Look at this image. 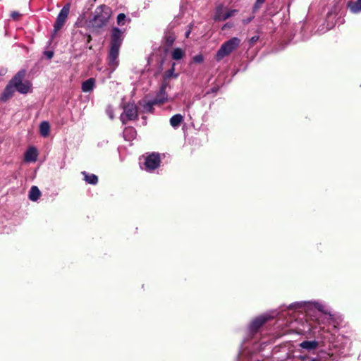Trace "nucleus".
Segmentation results:
<instances>
[{
	"label": "nucleus",
	"instance_id": "nucleus-14",
	"mask_svg": "<svg viewBox=\"0 0 361 361\" xmlns=\"http://www.w3.org/2000/svg\"><path fill=\"white\" fill-rule=\"evenodd\" d=\"M95 87V80L92 78H89L82 83V91L83 92H90Z\"/></svg>",
	"mask_w": 361,
	"mask_h": 361
},
{
	"label": "nucleus",
	"instance_id": "nucleus-33",
	"mask_svg": "<svg viewBox=\"0 0 361 361\" xmlns=\"http://www.w3.org/2000/svg\"><path fill=\"white\" fill-rule=\"evenodd\" d=\"M190 32H191V25H190V29L185 32L186 37H189Z\"/></svg>",
	"mask_w": 361,
	"mask_h": 361
},
{
	"label": "nucleus",
	"instance_id": "nucleus-3",
	"mask_svg": "<svg viewBox=\"0 0 361 361\" xmlns=\"http://www.w3.org/2000/svg\"><path fill=\"white\" fill-rule=\"evenodd\" d=\"M302 309L307 315L311 316L312 312L315 309L320 312L328 321L333 320V315L329 307L323 302L319 301L314 302H295V312Z\"/></svg>",
	"mask_w": 361,
	"mask_h": 361
},
{
	"label": "nucleus",
	"instance_id": "nucleus-29",
	"mask_svg": "<svg viewBox=\"0 0 361 361\" xmlns=\"http://www.w3.org/2000/svg\"><path fill=\"white\" fill-rule=\"evenodd\" d=\"M255 16H252L246 19H243V23L246 25V24H248L250 23L253 19H254Z\"/></svg>",
	"mask_w": 361,
	"mask_h": 361
},
{
	"label": "nucleus",
	"instance_id": "nucleus-39",
	"mask_svg": "<svg viewBox=\"0 0 361 361\" xmlns=\"http://www.w3.org/2000/svg\"><path fill=\"white\" fill-rule=\"evenodd\" d=\"M1 74H3V71H1L0 75H1Z\"/></svg>",
	"mask_w": 361,
	"mask_h": 361
},
{
	"label": "nucleus",
	"instance_id": "nucleus-10",
	"mask_svg": "<svg viewBox=\"0 0 361 361\" xmlns=\"http://www.w3.org/2000/svg\"><path fill=\"white\" fill-rule=\"evenodd\" d=\"M70 11V5L66 4L60 11L54 25V32L56 33L63 26Z\"/></svg>",
	"mask_w": 361,
	"mask_h": 361
},
{
	"label": "nucleus",
	"instance_id": "nucleus-24",
	"mask_svg": "<svg viewBox=\"0 0 361 361\" xmlns=\"http://www.w3.org/2000/svg\"><path fill=\"white\" fill-rule=\"evenodd\" d=\"M238 11L235 9L228 10L224 13V16H220L219 14H218L216 19L220 20H226V19L233 16Z\"/></svg>",
	"mask_w": 361,
	"mask_h": 361
},
{
	"label": "nucleus",
	"instance_id": "nucleus-34",
	"mask_svg": "<svg viewBox=\"0 0 361 361\" xmlns=\"http://www.w3.org/2000/svg\"><path fill=\"white\" fill-rule=\"evenodd\" d=\"M322 317H324L323 315H322ZM324 320H325V321H326V322H328V323H330V322L332 321V320H329V321H328L326 319L323 318V319H322V323H323V322H324ZM319 324H321V322H319Z\"/></svg>",
	"mask_w": 361,
	"mask_h": 361
},
{
	"label": "nucleus",
	"instance_id": "nucleus-27",
	"mask_svg": "<svg viewBox=\"0 0 361 361\" xmlns=\"http://www.w3.org/2000/svg\"><path fill=\"white\" fill-rule=\"evenodd\" d=\"M203 61H204V57H203L202 54L195 55L192 58V61L196 63H201L202 62H203Z\"/></svg>",
	"mask_w": 361,
	"mask_h": 361
},
{
	"label": "nucleus",
	"instance_id": "nucleus-7",
	"mask_svg": "<svg viewBox=\"0 0 361 361\" xmlns=\"http://www.w3.org/2000/svg\"><path fill=\"white\" fill-rule=\"evenodd\" d=\"M137 117V109L134 104H128L123 108V112L120 116L123 124H126L129 121L136 119Z\"/></svg>",
	"mask_w": 361,
	"mask_h": 361
},
{
	"label": "nucleus",
	"instance_id": "nucleus-13",
	"mask_svg": "<svg viewBox=\"0 0 361 361\" xmlns=\"http://www.w3.org/2000/svg\"><path fill=\"white\" fill-rule=\"evenodd\" d=\"M37 149L32 147H30L25 153V161L27 162H35L37 158Z\"/></svg>",
	"mask_w": 361,
	"mask_h": 361
},
{
	"label": "nucleus",
	"instance_id": "nucleus-16",
	"mask_svg": "<svg viewBox=\"0 0 361 361\" xmlns=\"http://www.w3.org/2000/svg\"><path fill=\"white\" fill-rule=\"evenodd\" d=\"M41 192L39 189L35 185L32 186L28 194L29 199L31 201L36 202L37 200H39Z\"/></svg>",
	"mask_w": 361,
	"mask_h": 361
},
{
	"label": "nucleus",
	"instance_id": "nucleus-38",
	"mask_svg": "<svg viewBox=\"0 0 361 361\" xmlns=\"http://www.w3.org/2000/svg\"><path fill=\"white\" fill-rule=\"evenodd\" d=\"M1 74H3V71H1L0 75H1Z\"/></svg>",
	"mask_w": 361,
	"mask_h": 361
},
{
	"label": "nucleus",
	"instance_id": "nucleus-15",
	"mask_svg": "<svg viewBox=\"0 0 361 361\" xmlns=\"http://www.w3.org/2000/svg\"><path fill=\"white\" fill-rule=\"evenodd\" d=\"M126 140L130 141L136 137V130L133 127H126L123 132Z\"/></svg>",
	"mask_w": 361,
	"mask_h": 361
},
{
	"label": "nucleus",
	"instance_id": "nucleus-4",
	"mask_svg": "<svg viewBox=\"0 0 361 361\" xmlns=\"http://www.w3.org/2000/svg\"><path fill=\"white\" fill-rule=\"evenodd\" d=\"M240 43V39L235 37L223 43L215 55L216 60L220 61L225 56L231 54L239 47Z\"/></svg>",
	"mask_w": 361,
	"mask_h": 361
},
{
	"label": "nucleus",
	"instance_id": "nucleus-28",
	"mask_svg": "<svg viewBox=\"0 0 361 361\" xmlns=\"http://www.w3.org/2000/svg\"><path fill=\"white\" fill-rule=\"evenodd\" d=\"M264 1L265 0H256V2L253 6V12H256Z\"/></svg>",
	"mask_w": 361,
	"mask_h": 361
},
{
	"label": "nucleus",
	"instance_id": "nucleus-30",
	"mask_svg": "<svg viewBox=\"0 0 361 361\" xmlns=\"http://www.w3.org/2000/svg\"><path fill=\"white\" fill-rule=\"evenodd\" d=\"M44 55L48 59H51L54 56V53L51 51H47L44 52Z\"/></svg>",
	"mask_w": 361,
	"mask_h": 361
},
{
	"label": "nucleus",
	"instance_id": "nucleus-20",
	"mask_svg": "<svg viewBox=\"0 0 361 361\" xmlns=\"http://www.w3.org/2000/svg\"><path fill=\"white\" fill-rule=\"evenodd\" d=\"M319 343L316 341H305L300 344V346L307 350L316 349L318 347Z\"/></svg>",
	"mask_w": 361,
	"mask_h": 361
},
{
	"label": "nucleus",
	"instance_id": "nucleus-17",
	"mask_svg": "<svg viewBox=\"0 0 361 361\" xmlns=\"http://www.w3.org/2000/svg\"><path fill=\"white\" fill-rule=\"evenodd\" d=\"M348 7L353 13L361 12V0L349 1Z\"/></svg>",
	"mask_w": 361,
	"mask_h": 361
},
{
	"label": "nucleus",
	"instance_id": "nucleus-25",
	"mask_svg": "<svg viewBox=\"0 0 361 361\" xmlns=\"http://www.w3.org/2000/svg\"><path fill=\"white\" fill-rule=\"evenodd\" d=\"M224 13H225L223 12V6H218L216 8V11H215V15L214 16V20L215 21H221L220 20L216 19V17H217L218 14H219L220 16H224Z\"/></svg>",
	"mask_w": 361,
	"mask_h": 361
},
{
	"label": "nucleus",
	"instance_id": "nucleus-26",
	"mask_svg": "<svg viewBox=\"0 0 361 361\" xmlns=\"http://www.w3.org/2000/svg\"><path fill=\"white\" fill-rule=\"evenodd\" d=\"M126 16L124 13H119L117 16V23L119 25H123Z\"/></svg>",
	"mask_w": 361,
	"mask_h": 361
},
{
	"label": "nucleus",
	"instance_id": "nucleus-1",
	"mask_svg": "<svg viewBox=\"0 0 361 361\" xmlns=\"http://www.w3.org/2000/svg\"><path fill=\"white\" fill-rule=\"evenodd\" d=\"M290 304L288 310H282L279 312L276 310H271L261 314L253 319L247 328V336L244 338L240 346V352L237 356L236 361H293V350L291 343L284 344L274 348L271 357L268 355L262 353L267 346V341H259V330L267 322L279 317L277 326L284 328L289 326L293 318L290 314Z\"/></svg>",
	"mask_w": 361,
	"mask_h": 361
},
{
	"label": "nucleus",
	"instance_id": "nucleus-6",
	"mask_svg": "<svg viewBox=\"0 0 361 361\" xmlns=\"http://www.w3.org/2000/svg\"><path fill=\"white\" fill-rule=\"evenodd\" d=\"M166 83L162 84L155 97L146 103L144 106L146 111H152L154 105H159L169 101L168 94L166 92Z\"/></svg>",
	"mask_w": 361,
	"mask_h": 361
},
{
	"label": "nucleus",
	"instance_id": "nucleus-22",
	"mask_svg": "<svg viewBox=\"0 0 361 361\" xmlns=\"http://www.w3.org/2000/svg\"><path fill=\"white\" fill-rule=\"evenodd\" d=\"M175 66L176 63H173L171 68L164 73V79L165 80H169L171 78H177L178 77V73H175Z\"/></svg>",
	"mask_w": 361,
	"mask_h": 361
},
{
	"label": "nucleus",
	"instance_id": "nucleus-23",
	"mask_svg": "<svg viewBox=\"0 0 361 361\" xmlns=\"http://www.w3.org/2000/svg\"><path fill=\"white\" fill-rule=\"evenodd\" d=\"M185 56V51L180 48H175L171 51V58L175 61H178L183 59Z\"/></svg>",
	"mask_w": 361,
	"mask_h": 361
},
{
	"label": "nucleus",
	"instance_id": "nucleus-37",
	"mask_svg": "<svg viewBox=\"0 0 361 361\" xmlns=\"http://www.w3.org/2000/svg\"><path fill=\"white\" fill-rule=\"evenodd\" d=\"M310 361H319V360L314 358V359H312Z\"/></svg>",
	"mask_w": 361,
	"mask_h": 361
},
{
	"label": "nucleus",
	"instance_id": "nucleus-11",
	"mask_svg": "<svg viewBox=\"0 0 361 361\" xmlns=\"http://www.w3.org/2000/svg\"><path fill=\"white\" fill-rule=\"evenodd\" d=\"M120 49L109 48L108 54V64L113 69L115 70L118 66V55Z\"/></svg>",
	"mask_w": 361,
	"mask_h": 361
},
{
	"label": "nucleus",
	"instance_id": "nucleus-21",
	"mask_svg": "<svg viewBox=\"0 0 361 361\" xmlns=\"http://www.w3.org/2000/svg\"><path fill=\"white\" fill-rule=\"evenodd\" d=\"M50 130V126L49 122L42 121L39 125V132L42 137H47Z\"/></svg>",
	"mask_w": 361,
	"mask_h": 361
},
{
	"label": "nucleus",
	"instance_id": "nucleus-2",
	"mask_svg": "<svg viewBox=\"0 0 361 361\" xmlns=\"http://www.w3.org/2000/svg\"><path fill=\"white\" fill-rule=\"evenodd\" d=\"M110 7L102 4L97 6L92 15V18L87 21V27L93 30H99L106 26L111 16Z\"/></svg>",
	"mask_w": 361,
	"mask_h": 361
},
{
	"label": "nucleus",
	"instance_id": "nucleus-19",
	"mask_svg": "<svg viewBox=\"0 0 361 361\" xmlns=\"http://www.w3.org/2000/svg\"><path fill=\"white\" fill-rule=\"evenodd\" d=\"M82 174L84 176V180L87 183L91 185H96L98 183V178L93 173H88L86 171H82Z\"/></svg>",
	"mask_w": 361,
	"mask_h": 361
},
{
	"label": "nucleus",
	"instance_id": "nucleus-18",
	"mask_svg": "<svg viewBox=\"0 0 361 361\" xmlns=\"http://www.w3.org/2000/svg\"><path fill=\"white\" fill-rule=\"evenodd\" d=\"M169 121L170 125L173 128L176 129L180 126V123L183 121V116L180 114H175L170 118Z\"/></svg>",
	"mask_w": 361,
	"mask_h": 361
},
{
	"label": "nucleus",
	"instance_id": "nucleus-32",
	"mask_svg": "<svg viewBox=\"0 0 361 361\" xmlns=\"http://www.w3.org/2000/svg\"><path fill=\"white\" fill-rule=\"evenodd\" d=\"M19 16V13L16 11H14L11 13V17L13 18H16V17H18Z\"/></svg>",
	"mask_w": 361,
	"mask_h": 361
},
{
	"label": "nucleus",
	"instance_id": "nucleus-9",
	"mask_svg": "<svg viewBox=\"0 0 361 361\" xmlns=\"http://www.w3.org/2000/svg\"><path fill=\"white\" fill-rule=\"evenodd\" d=\"M160 162L159 154L152 153L146 157L142 169L147 171L151 172L159 166Z\"/></svg>",
	"mask_w": 361,
	"mask_h": 361
},
{
	"label": "nucleus",
	"instance_id": "nucleus-35",
	"mask_svg": "<svg viewBox=\"0 0 361 361\" xmlns=\"http://www.w3.org/2000/svg\"><path fill=\"white\" fill-rule=\"evenodd\" d=\"M108 114H109V116L111 119L114 118V115H113L112 111H108Z\"/></svg>",
	"mask_w": 361,
	"mask_h": 361
},
{
	"label": "nucleus",
	"instance_id": "nucleus-5",
	"mask_svg": "<svg viewBox=\"0 0 361 361\" xmlns=\"http://www.w3.org/2000/svg\"><path fill=\"white\" fill-rule=\"evenodd\" d=\"M25 76V71L21 70L18 71L11 79L13 83L16 90L20 94H27L32 90V84L30 81H23Z\"/></svg>",
	"mask_w": 361,
	"mask_h": 361
},
{
	"label": "nucleus",
	"instance_id": "nucleus-31",
	"mask_svg": "<svg viewBox=\"0 0 361 361\" xmlns=\"http://www.w3.org/2000/svg\"><path fill=\"white\" fill-rule=\"evenodd\" d=\"M259 37L257 36V35H255V36H253L250 38V43L251 44H253L254 43H255L257 41H258Z\"/></svg>",
	"mask_w": 361,
	"mask_h": 361
},
{
	"label": "nucleus",
	"instance_id": "nucleus-12",
	"mask_svg": "<svg viewBox=\"0 0 361 361\" xmlns=\"http://www.w3.org/2000/svg\"><path fill=\"white\" fill-rule=\"evenodd\" d=\"M15 91H16L15 86L11 80L8 85L6 86L3 93L1 94L0 101L6 102L13 95Z\"/></svg>",
	"mask_w": 361,
	"mask_h": 361
},
{
	"label": "nucleus",
	"instance_id": "nucleus-8",
	"mask_svg": "<svg viewBox=\"0 0 361 361\" xmlns=\"http://www.w3.org/2000/svg\"><path fill=\"white\" fill-rule=\"evenodd\" d=\"M124 39V32L119 28L114 27L110 37V47L120 49Z\"/></svg>",
	"mask_w": 361,
	"mask_h": 361
},
{
	"label": "nucleus",
	"instance_id": "nucleus-36",
	"mask_svg": "<svg viewBox=\"0 0 361 361\" xmlns=\"http://www.w3.org/2000/svg\"><path fill=\"white\" fill-rule=\"evenodd\" d=\"M231 27V25H228V24H225V25L223 26L222 30H224L226 27Z\"/></svg>",
	"mask_w": 361,
	"mask_h": 361
}]
</instances>
